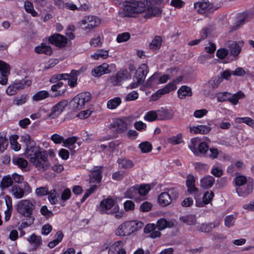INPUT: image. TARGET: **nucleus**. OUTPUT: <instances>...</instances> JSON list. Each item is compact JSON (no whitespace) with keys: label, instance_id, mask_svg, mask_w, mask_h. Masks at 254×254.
Here are the masks:
<instances>
[{"label":"nucleus","instance_id":"nucleus-1","mask_svg":"<svg viewBox=\"0 0 254 254\" xmlns=\"http://www.w3.org/2000/svg\"><path fill=\"white\" fill-rule=\"evenodd\" d=\"M25 141L27 145L25 152V156L29 159L30 163L39 171H44L47 170L50 163L47 151L36 146L33 142H31L29 135L25 137Z\"/></svg>","mask_w":254,"mask_h":254},{"label":"nucleus","instance_id":"nucleus-2","mask_svg":"<svg viewBox=\"0 0 254 254\" xmlns=\"http://www.w3.org/2000/svg\"><path fill=\"white\" fill-rule=\"evenodd\" d=\"M147 7L145 8V3L140 1L135 2H126L124 4V15L125 16H132L133 14L145 12V18L157 16L161 14L162 9L153 3H146Z\"/></svg>","mask_w":254,"mask_h":254},{"label":"nucleus","instance_id":"nucleus-3","mask_svg":"<svg viewBox=\"0 0 254 254\" xmlns=\"http://www.w3.org/2000/svg\"><path fill=\"white\" fill-rule=\"evenodd\" d=\"M68 75L65 74H57L54 75L50 79V82L54 84L51 87V91L54 93L52 96L56 98L58 97H64L66 91L65 88L60 90L63 86V83L61 81L63 79L67 78Z\"/></svg>","mask_w":254,"mask_h":254},{"label":"nucleus","instance_id":"nucleus-4","mask_svg":"<svg viewBox=\"0 0 254 254\" xmlns=\"http://www.w3.org/2000/svg\"><path fill=\"white\" fill-rule=\"evenodd\" d=\"M189 147L193 153L197 156L205 155L209 149V146L206 142H200L199 138L196 137L190 140Z\"/></svg>","mask_w":254,"mask_h":254},{"label":"nucleus","instance_id":"nucleus-5","mask_svg":"<svg viewBox=\"0 0 254 254\" xmlns=\"http://www.w3.org/2000/svg\"><path fill=\"white\" fill-rule=\"evenodd\" d=\"M91 99V95L89 92H82L73 98L71 101V104L74 109L80 110L86 103H89Z\"/></svg>","mask_w":254,"mask_h":254},{"label":"nucleus","instance_id":"nucleus-6","mask_svg":"<svg viewBox=\"0 0 254 254\" xmlns=\"http://www.w3.org/2000/svg\"><path fill=\"white\" fill-rule=\"evenodd\" d=\"M79 23L83 30L89 32L100 24V20L96 16L89 15L84 17Z\"/></svg>","mask_w":254,"mask_h":254},{"label":"nucleus","instance_id":"nucleus-7","mask_svg":"<svg viewBox=\"0 0 254 254\" xmlns=\"http://www.w3.org/2000/svg\"><path fill=\"white\" fill-rule=\"evenodd\" d=\"M35 209V205L29 200H22L18 202L16 206L17 212L27 217H30L33 211Z\"/></svg>","mask_w":254,"mask_h":254},{"label":"nucleus","instance_id":"nucleus-8","mask_svg":"<svg viewBox=\"0 0 254 254\" xmlns=\"http://www.w3.org/2000/svg\"><path fill=\"white\" fill-rule=\"evenodd\" d=\"M102 167H95L90 175V188L87 190H95L99 189L102 179Z\"/></svg>","mask_w":254,"mask_h":254},{"label":"nucleus","instance_id":"nucleus-9","mask_svg":"<svg viewBox=\"0 0 254 254\" xmlns=\"http://www.w3.org/2000/svg\"><path fill=\"white\" fill-rule=\"evenodd\" d=\"M109 127L113 132L120 134L127 130V125L125 119L116 118L110 124Z\"/></svg>","mask_w":254,"mask_h":254},{"label":"nucleus","instance_id":"nucleus-10","mask_svg":"<svg viewBox=\"0 0 254 254\" xmlns=\"http://www.w3.org/2000/svg\"><path fill=\"white\" fill-rule=\"evenodd\" d=\"M114 203V199L108 197L100 202L99 205L97 208V210L101 214H112L114 212L110 211V210L113 207Z\"/></svg>","mask_w":254,"mask_h":254},{"label":"nucleus","instance_id":"nucleus-11","mask_svg":"<svg viewBox=\"0 0 254 254\" xmlns=\"http://www.w3.org/2000/svg\"><path fill=\"white\" fill-rule=\"evenodd\" d=\"M128 73L127 70L118 72L116 74L110 76L108 81L113 86H120L125 80L127 79Z\"/></svg>","mask_w":254,"mask_h":254},{"label":"nucleus","instance_id":"nucleus-12","mask_svg":"<svg viewBox=\"0 0 254 254\" xmlns=\"http://www.w3.org/2000/svg\"><path fill=\"white\" fill-rule=\"evenodd\" d=\"M68 105L67 100H62L53 107L51 112L49 115V117L52 119L59 116L64 110L65 107Z\"/></svg>","mask_w":254,"mask_h":254},{"label":"nucleus","instance_id":"nucleus-13","mask_svg":"<svg viewBox=\"0 0 254 254\" xmlns=\"http://www.w3.org/2000/svg\"><path fill=\"white\" fill-rule=\"evenodd\" d=\"M49 42L60 48L64 47L67 44V39L65 37L60 34H54L49 38Z\"/></svg>","mask_w":254,"mask_h":254},{"label":"nucleus","instance_id":"nucleus-14","mask_svg":"<svg viewBox=\"0 0 254 254\" xmlns=\"http://www.w3.org/2000/svg\"><path fill=\"white\" fill-rule=\"evenodd\" d=\"M111 72L109 65L106 63H103L92 70V74L95 77H100L103 74L110 73Z\"/></svg>","mask_w":254,"mask_h":254},{"label":"nucleus","instance_id":"nucleus-15","mask_svg":"<svg viewBox=\"0 0 254 254\" xmlns=\"http://www.w3.org/2000/svg\"><path fill=\"white\" fill-rule=\"evenodd\" d=\"M175 88L174 85L173 84H168L164 88L158 90L154 94H153L151 97L152 101H156L162 95L169 93L171 91L174 90Z\"/></svg>","mask_w":254,"mask_h":254},{"label":"nucleus","instance_id":"nucleus-16","mask_svg":"<svg viewBox=\"0 0 254 254\" xmlns=\"http://www.w3.org/2000/svg\"><path fill=\"white\" fill-rule=\"evenodd\" d=\"M131 229L128 221L121 224L116 231L117 235L119 236H127L131 234Z\"/></svg>","mask_w":254,"mask_h":254},{"label":"nucleus","instance_id":"nucleus-17","mask_svg":"<svg viewBox=\"0 0 254 254\" xmlns=\"http://www.w3.org/2000/svg\"><path fill=\"white\" fill-rule=\"evenodd\" d=\"M194 7L199 13H202L205 10H210L211 8L216 10L218 7H213L212 4L208 2V0H204L202 2H196L194 4Z\"/></svg>","mask_w":254,"mask_h":254},{"label":"nucleus","instance_id":"nucleus-18","mask_svg":"<svg viewBox=\"0 0 254 254\" xmlns=\"http://www.w3.org/2000/svg\"><path fill=\"white\" fill-rule=\"evenodd\" d=\"M158 229L157 230L156 225L154 224H148L144 228V232L145 233H149V236L153 239L160 237L161 232Z\"/></svg>","mask_w":254,"mask_h":254},{"label":"nucleus","instance_id":"nucleus-19","mask_svg":"<svg viewBox=\"0 0 254 254\" xmlns=\"http://www.w3.org/2000/svg\"><path fill=\"white\" fill-rule=\"evenodd\" d=\"M175 225L176 221L175 220H167L165 218H160L157 221V227L160 231L166 228H173Z\"/></svg>","mask_w":254,"mask_h":254},{"label":"nucleus","instance_id":"nucleus-20","mask_svg":"<svg viewBox=\"0 0 254 254\" xmlns=\"http://www.w3.org/2000/svg\"><path fill=\"white\" fill-rule=\"evenodd\" d=\"M148 72V68L146 64H142L136 70V79L139 80L142 83Z\"/></svg>","mask_w":254,"mask_h":254},{"label":"nucleus","instance_id":"nucleus-21","mask_svg":"<svg viewBox=\"0 0 254 254\" xmlns=\"http://www.w3.org/2000/svg\"><path fill=\"white\" fill-rule=\"evenodd\" d=\"M159 120H169L173 118L174 113L173 111L161 109L157 111Z\"/></svg>","mask_w":254,"mask_h":254},{"label":"nucleus","instance_id":"nucleus-22","mask_svg":"<svg viewBox=\"0 0 254 254\" xmlns=\"http://www.w3.org/2000/svg\"><path fill=\"white\" fill-rule=\"evenodd\" d=\"M227 46L229 49L231 54L234 57H237L240 54L241 48L239 44L235 41H229Z\"/></svg>","mask_w":254,"mask_h":254},{"label":"nucleus","instance_id":"nucleus-23","mask_svg":"<svg viewBox=\"0 0 254 254\" xmlns=\"http://www.w3.org/2000/svg\"><path fill=\"white\" fill-rule=\"evenodd\" d=\"M158 203L162 206H166L170 204L172 201V198L170 194L167 191H163L158 198Z\"/></svg>","mask_w":254,"mask_h":254},{"label":"nucleus","instance_id":"nucleus-24","mask_svg":"<svg viewBox=\"0 0 254 254\" xmlns=\"http://www.w3.org/2000/svg\"><path fill=\"white\" fill-rule=\"evenodd\" d=\"M223 79L219 76L212 77L206 83V86L211 90L217 89L220 84L222 82Z\"/></svg>","mask_w":254,"mask_h":254},{"label":"nucleus","instance_id":"nucleus-25","mask_svg":"<svg viewBox=\"0 0 254 254\" xmlns=\"http://www.w3.org/2000/svg\"><path fill=\"white\" fill-rule=\"evenodd\" d=\"M211 130V127L207 126L199 125L196 127H190V131L195 134L200 133L202 134L208 133Z\"/></svg>","mask_w":254,"mask_h":254},{"label":"nucleus","instance_id":"nucleus-26","mask_svg":"<svg viewBox=\"0 0 254 254\" xmlns=\"http://www.w3.org/2000/svg\"><path fill=\"white\" fill-rule=\"evenodd\" d=\"M215 182L214 178L211 176L203 177L200 180V186L203 189L210 188Z\"/></svg>","mask_w":254,"mask_h":254},{"label":"nucleus","instance_id":"nucleus-27","mask_svg":"<svg viewBox=\"0 0 254 254\" xmlns=\"http://www.w3.org/2000/svg\"><path fill=\"white\" fill-rule=\"evenodd\" d=\"M214 196L213 191H205L203 195V201H196V206L197 207H203L205 204H207L210 202Z\"/></svg>","mask_w":254,"mask_h":254},{"label":"nucleus","instance_id":"nucleus-28","mask_svg":"<svg viewBox=\"0 0 254 254\" xmlns=\"http://www.w3.org/2000/svg\"><path fill=\"white\" fill-rule=\"evenodd\" d=\"M179 219L181 222L188 225H194L196 224L197 221L195 215L192 214L181 216Z\"/></svg>","mask_w":254,"mask_h":254},{"label":"nucleus","instance_id":"nucleus-29","mask_svg":"<svg viewBox=\"0 0 254 254\" xmlns=\"http://www.w3.org/2000/svg\"><path fill=\"white\" fill-rule=\"evenodd\" d=\"M178 96L180 99H184L186 97L192 95L191 88L187 86H182L178 91Z\"/></svg>","mask_w":254,"mask_h":254},{"label":"nucleus","instance_id":"nucleus-30","mask_svg":"<svg viewBox=\"0 0 254 254\" xmlns=\"http://www.w3.org/2000/svg\"><path fill=\"white\" fill-rule=\"evenodd\" d=\"M35 52L37 54H44L47 55H51L52 53V50L50 46L44 44L36 47L35 48Z\"/></svg>","mask_w":254,"mask_h":254},{"label":"nucleus","instance_id":"nucleus-31","mask_svg":"<svg viewBox=\"0 0 254 254\" xmlns=\"http://www.w3.org/2000/svg\"><path fill=\"white\" fill-rule=\"evenodd\" d=\"M12 162L22 170H25L28 165L27 161L24 158L20 157H13L12 158Z\"/></svg>","mask_w":254,"mask_h":254},{"label":"nucleus","instance_id":"nucleus-32","mask_svg":"<svg viewBox=\"0 0 254 254\" xmlns=\"http://www.w3.org/2000/svg\"><path fill=\"white\" fill-rule=\"evenodd\" d=\"M117 162L119 168L121 169H130L134 165L132 161L125 158H119Z\"/></svg>","mask_w":254,"mask_h":254},{"label":"nucleus","instance_id":"nucleus-33","mask_svg":"<svg viewBox=\"0 0 254 254\" xmlns=\"http://www.w3.org/2000/svg\"><path fill=\"white\" fill-rule=\"evenodd\" d=\"M154 183L135 185L131 188L132 190H150L154 189Z\"/></svg>","mask_w":254,"mask_h":254},{"label":"nucleus","instance_id":"nucleus-34","mask_svg":"<svg viewBox=\"0 0 254 254\" xmlns=\"http://www.w3.org/2000/svg\"><path fill=\"white\" fill-rule=\"evenodd\" d=\"M55 239L48 243V247L52 249L56 246L60 242H61L64 237V234L62 231H58L55 235Z\"/></svg>","mask_w":254,"mask_h":254},{"label":"nucleus","instance_id":"nucleus-35","mask_svg":"<svg viewBox=\"0 0 254 254\" xmlns=\"http://www.w3.org/2000/svg\"><path fill=\"white\" fill-rule=\"evenodd\" d=\"M50 96L48 91L41 90L36 93L33 96L32 99L34 101H39L45 99Z\"/></svg>","mask_w":254,"mask_h":254},{"label":"nucleus","instance_id":"nucleus-36","mask_svg":"<svg viewBox=\"0 0 254 254\" xmlns=\"http://www.w3.org/2000/svg\"><path fill=\"white\" fill-rule=\"evenodd\" d=\"M133 193L130 194L129 197L136 201L146 199V196L149 191H132Z\"/></svg>","mask_w":254,"mask_h":254},{"label":"nucleus","instance_id":"nucleus-37","mask_svg":"<svg viewBox=\"0 0 254 254\" xmlns=\"http://www.w3.org/2000/svg\"><path fill=\"white\" fill-rule=\"evenodd\" d=\"M122 249V242L120 241L116 242L110 247L108 254H117Z\"/></svg>","mask_w":254,"mask_h":254},{"label":"nucleus","instance_id":"nucleus-38","mask_svg":"<svg viewBox=\"0 0 254 254\" xmlns=\"http://www.w3.org/2000/svg\"><path fill=\"white\" fill-rule=\"evenodd\" d=\"M56 192L54 191L52 193H48L49 191H36L38 195L49 194L48 199L52 204H55L58 202L57 195Z\"/></svg>","mask_w":254,"mask_h":254},{"label":"nucleus","instance_id":"nucleus-39","mask_svg":"<svg viewBox=\"0 0 254 254\" xmlns=\"http://www.w3.org/2000/svg\"><path fill=\"white\" fill-rule=\"evenodd\" d=\"M245 94L241 91L234 94L230 93V99H229L228 101L233 105H236L238 104L239 100L243 98Z\"/></svg>","mask_w":254,"mask_h":254},{"label":"nucleus","instance_id":"nucleus-40","mask_svg":"<svg viewBox=\"0 0 254 254\" xmlns=\"http://www.w3.org/2000/svg\"><path fill=\"white\" fill-rule=\"evenodd\" d=\"M162 40L160 36H156L149 45L150 49L152 50H157L160 49Z\"/></svg>","mask_w":254,"mask_h":254},{"label":"nucleus","instance_id":"nucleus-41","mask_svg":"<svg viewBox=\"0 0 254 254\" xmlns=\"http://www.w3.org/2000/svg\"><path fill=\"white\" fill-rule=\"evenodd\" d=\"M131 233L135 232L141 229L144 226L143 222L138 220L128 221Z\"/></svg>","mask_w":254,"mask_h":254},{"label":"nucleus","instance_id":"nucleus-42","mask_svg":"<svg viewBox=\"0 0 254 254\" xmlns=\"http://www.w3.org/2000/svg\"><path fill=\"white\" fill-rule=\"evenodd\" d=\"M18 138L17 135H11L9 137L10 147L15 151H19L21 148L20 145L17 141Z\"/></svg>","mask_w":254,"mask_h":254},{"label":"nucleus","instance_id":"nucleus-43","mask_svg":"<svg viewBox=\"0 0 254 254\" xmlns=\"http://www.w3.org/2000/svg\"><path fill=\"white\" fill-rule=\"evenodd\" d=\"M121 102L122 100L120 97H115L108 101L107 106L109 109H115L121 104Z\"/></svg>","mask_w":254,"mask_h":254},{"label":"nucleus","instance_id":"nucleus-44","mask_svg":"<svg viewBox=\"0 0 254 254\" xmlns=\"http://www.w3.org/2000/svg\"><path fill=\"white\" fill-rule=\"evenodd\" d=\"M237 216V214L227 216L224 219L225 226L228 228L233 227L235 225Z\"/></svg>","mask_w":254,"mask_h":254},{"label":"nucleus","instance_id":"nucleus-45","mask_svg":"<svg viewBox=\"0 0 254 254\" xmlns=\"http://www.w3.org/2000/svg\"><path fill=\"white\" fill-rule=\"evenodd\" d=\"M195 178L193 176L189 175L186 180V185L188 187V190H197L194 185Z\"/></svg>","mask_w":254,"mask_h":254},{"label":"nucleus","instance_id":"nucleus-46","mask_svg":"<svg viewBox=\"0 0 254 254\" xmlns=\"http://www.w3.org/2000/svg\"><path fill=\"white\" fill-rule=\"evenodd\" d=\"M5 201L7 205V210L5 211V220L7 221L9 220L11 216L12 202L10 197L8 196H5Z\"/></svg>","mask_w":254,"mask_h":254},{"label":"nucleus","instance_id":"nucleus-47","mask_svg":"<svg viewBox=\"0 0 254 254\" xmlns=\"http://www.w3.org/2000/svg\"><path fill=\"white\" fill-rule=\"evenodd\" d=\"M247 18V15L246 14L242 13L240 14L234 25L233 30H237L242 26L245 23Z\"/></svg>","mask_w":254,"mask_h":254},{"label":"nucleus","instance_id":"nucleus-48","mask_svg":"<svg viewBox=\"0 0 254 254\" xmlns=\"http://www.w3.org/2000/svg\"><path fill=\"white\" fill-rule=\"evenodd\" d=\"M217 226L218 224H215L214 223H210L209 224L203 223L200 225L199 228V231L205 233L209 232Z\"/></svg>","mask_w":254,"mask_h":254},{"label":"nucleus","instance_id":"nucleus-49","mask_svg":"<svg viewBox=\"0 0 254 254\" xmlns=\"http://www.w3.org/2000/svg\"><path fill=\"white\" fill-rule=\"evenodd\" d=\"M12 179L10 176H4L1 181L0 186L2 189H5L12 185Z\"/></svg>","mask_w":254,"mask_h":254},{"label":"nucleus","instance_id":"nucleus-50","mask_svg":"<svg viewBox=\"0 0 254 254\" xmlns=\"http://www.w3.org/2000/svg\"><path fill=\"white\" fill-rule=\"evenodd\" d=\"M0 71L1 75L4 76L10 73V66L3 61H0Z\"/></svg>","mask_w":254,"mask_h":254},{"label":"nucleus","instance_id":"nucleus-51","mask_svg":"<svg viewBox=\"0 0 254 254\" xmlns=\"http://www.w3.org/2000/svg\"><path fill=\"white\" fill-rule=\"evenodd\" d=\"M141 152L143 153H147L152 150V146L150 143L148 141H144L139 145Z\"/></svg>","mask_w":254,"mask_h":254},{"label":"nucleus","instance_id":"nucleus-52","mask_svg":"<svg viewBox=\"0 0 254 254\" xmlns=\"http://www.w3.org/2000/svg\"><path fill=\"white\" fill-rule=\"evenodd\" d=\"M76 137H71L66 139H64V146L68 147L71 151L74 150L73 145L76 142Z\"/></svg>","mask_w":254,"mask_h":254},{"label":"nucleus","instance_id":"nucleus-53","mask_svg":"<svg viewBox=\"0 0 254 254\" xmlns=\"http://www.w3.org/2000/svg\"><path fill=\"white\" fill-rule=\"evenodd\" d=\"M145 120L149 122H153L156 120H158V112L151 111L147 112L144 117Z\"/></svg>","mask_w":254,"mask_h":254},{"label":"nucleus","instance_id":"nucleus-54","mask_svg":"<svg viewBox=\"0 0 254 254\" xmlns=\"http://www.w3.org/2000/svg\"><path fill=\"white\" fill-rule=\"evenodd\" d=\"M25 9L28 13H30L33 16L37 15V12L34 9L33 4L29 1L26 0L24 2Z\"/></svg>","mask_w":254,"mask_h":254},{"label":"nucleus","instance_id":"nucleus-55","mask_svg":"<svg viewBox=\"0 0 254 254\" xmlns=\"http://www.w3.org/2000/svg\"><path fill=\"white\" fill-rule=\"evenodd\" d=\"M230 93L228 92H219L216 94L217 100L218 102H223L229 101Z\"/></svg>","mask_w":254,"mask_h":254},{"label":"nucleus","instance_id":"nucleus-56","mask_svg":"<svg viewBox=\"0 0 254 254\" xmlns=\"http://www.w3.org/2000/svg\"><path fill=\"white\" fill-rule=\"evenodd\" d=\"M28 240L30 243L34 244L36 247L40 246L42 244L41 237L34 234H33Z\"/></svg>","mask_w":254,"mask_h":254},{"label":"nucleus","instance_id":"nucleus-57","mask_svg":"<svg viewBox=\"0 0 254 254\" xmlns=\"http://www.w3.org/2000/svg\"><path fill=\"white\" fill-rule=\"evenodd\" d=\"M65 74L68 75V77L62 80H68V85L70 87H75L77 84V77H75V75H72L71 74Z\"/></svg>","mask_w":254,"mask_h":254},{"label":"nucleus","instance_id":"nucleus-58","mask_svg":"<svg viewBox=\"0 0 254 254\" xmlns=\"http://www.w3.org/2000/svg\"><path fill=\"white\" fill-rule=\"evenodd\" d=\"M40 212L46 219L51 218L54 215L53 212L51 210H49L46 205H43L41 207Z\"/></svg>","mask_w":254,"mask_h":254},{"label":"nucleus","instance_id":"nucleus-59","mask_svg":"<svg viewBox=\"0 0 254 254\" xmlns=\"http://www.w3.org/2000/svg\"><path fill=\"white\" fill-rule=\"evenodd\" d=\"M237 121L239 123H244L252 127H254V120L251 118H239L237 119Z\"/></svg>","mask_w":254,"mask_h":254},{"label":"nucleus","instance_id":"nucleus-60","mask_svg":"<svg viewBox=\"0 0 254 254\" xmlns=\"http://www.w3.org/2000/svg\"><path fill=\"white\" fill-rule=\"evenodd\" d=\"M15 87L18 91H20V90L24 88L25 85H26L27 86H29L31 84V81L28 80H24V81H20V82H15L14 83Z\"/></svg>","mask_w":254,"mask_h":254},{"label":"nucleus","instance_id":"nucleus-61","mask_svg":"<svg viewBox=\"0 0 254 254\" xmlns=\"http://www.w3.org/2000/svg\"><path fill=\"white\" fill-rule=\"evenodd\" d=\"M152 208V204L150 202L145 201L140 205V210L143 212H147L150 211Z\"/></svg>","mask_w":254,"mask_h":254},{"label":"nucleus","instance_id":"nucleus-62","mask_svg":"<svg viewBox=\"0 0 254 254\" xmlns=\"http://www.w3.org/2000/svg\"><path fill=\"white\" fill-rule=\"evenodd\" d=\"M130 38V34L128 32H124L118 35L117 41L118 43L127 41Z\"/></svg>","mask_w":254,"mask_h":254},{"label":"nucleus","instance_id":"nucleus-63","mask_svg":"<svg viewBox=\"0 0 254 254\" xmlns=\"http://www.w3.org/2000/svg\"><path fill=\"white\" fill-rule=\"evenodd\" d=\"M182 134H178L177 136H173L168 139V142L172 144H178L182 142Z\"/></svg>","mask_w":254,"mask_h":254},{"label":"nucleus","instance_id":"nucleus-64","mask_svg":"<svg viewBox=\"0 0 254 254\" xmlns=\"http://www.w3.org/2000/svg\"><path fill=\"white\" fill-rule=\"evenodd\" d=\"M139 96L138 93L135 91H133L129 93H128L126 97L125 101H134L138 99Z\"/></svg>","mask_w":254,"mask_h":254}]
</instances>
